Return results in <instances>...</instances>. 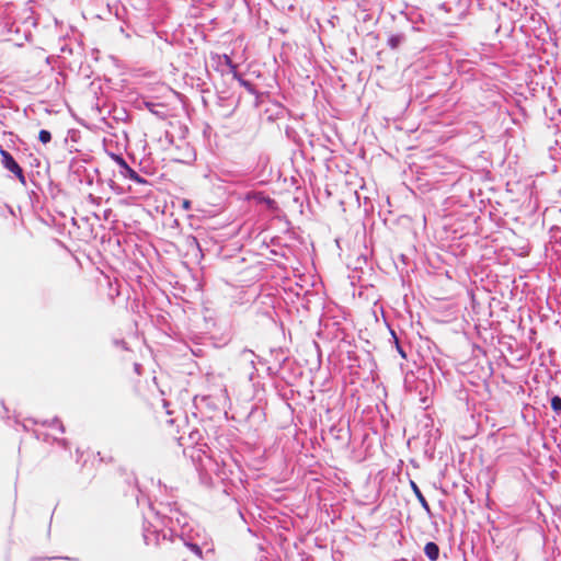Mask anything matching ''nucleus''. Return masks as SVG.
<instances>
[{"instance_id":"nucleus-4","label":"nucleus","mask_w":561,"mask_h":561,"mask_svg":"<svg viewBox=\"0 0 561 561\" xmlns=\"http://www.w3.org/2000/svg\"><path fill=\"white\" fill-rule=\"evenodd\" d=\"M411 485H412V489H413V491H414L419 502L421 503L422 507L426 512H430V505H428L427 501L425 500V497L423 496V494L420 491V489L417 488V485L414 482H411Z\"/></svg>"},{"instance_id":"nucleus-7","label":"nucleus","mask_w":561,"mask_h":561,"mask_svg":"<svg viewBox=\"0 0 561 561\" xmlns=\"http://www.w3.org/2000/svg\"><path fill=\"white\" fill-rule=\"evenodd\" d=\"M114 159L117 162V164L121 167V169H122L121 171H124L126 169V167H128V164L122 157L115 156Z\"/></svg>"},{"instance_id":"nucleus-3","label":"nucleus","mask_w":561,"mask_h":561,"mask_svg":"<svg viewBox=\"0 0 561 561\" xmlns=\"http://www.w3.org/2000/svg\"><path fill=\"white\" fill-rule=\"evenodd\" d=\"M121 174L124 178H128L137 183H145V180L140 178V175L129 167H126L124 171H121Z\"/></svg>"},{"instance_id":"nucleus-5","label":"nucleus","mask_w":561,"mask_h":561,"mask_svg":"<svg viewBox=\"0 0 561 561\" xmlns=\"http://www.w3.org/2000/svg\"><path fill=\"white\" fill-rule=\"evenodd\" d=\"M38 139L43 142V144H47L50 141L51 139V136H50V133L48 130H45V129H42L38 134Z\"/></svg>"},{"instance_id":"nucleus-2","label":"nucleus","mask_w":561,"mask_h":561,"mask_svg":"<svg viewBox=\"0 0 561 561\" xmlns=\"http://www.w3.org/2000/svg\"><path fill=\"white\" fill-rule=\"evenodd\" d=\"M424 553L431 561H436L439 557V548L435 542H427L424 548Z\"/></svg>"},{"instance_id":"nucleus-9","label":"nucleus","mask_w":561,"mask_h":561,"mask_svg":"<svg viewBox=\"0 0 561 561\" xmlns=\"http://www.w3.org/2000/svg\"><path fill=\"white\" fill-rule=\"evenodd\" d=\"M224 60H225V64L232 70V71H236V65L232 64V60L229 56L227 55H224Z\"/></svg>"},{"instance_id":"nucleus-8","label":"nucleus","mask_w":561,"mask_h":561,"mask_svg":"<svg viewBox=\"0 0 561 561\" xmlns=\"http://www.w3.org/2000/svg\"><path fill=\"white\" fill-rule=\"evenodd\" d=\"M401 42V38L400 36H392L390 39H389V45L392 47V48H396Z\"/></svg>"},{"instance_id":"nucleus-6","label":"nucleus","mask_w":561,"mask_h":561,"mask_svg":"<svg viewBox=\"0 0 561 561\" xmlns=\"http://www.w3.org/2000/svg\"><path fill=\"white\" fill-rule=\"evenodd\" d=\"M551 408L554 412H560L561 411V398L556 396L551 399Z\"/></svg>"},{"instance_id":"nucleus-10","label":"nucleus","mask_w":561,"mask_h":561,"mask_svg":"<svg viewBox=\"0 0 561 561\" xmlns=\"http://www.w3.org/2000/svg\"><path fill=\"white\" fill-rule=\"evenodd\" d=\"M183 207H184L185 209H188V208H190V202H188V201H184V202H183Z\"/></svg>"},{"instance_id":"nucleus-1","label":"nucleus","mask_w":561,"mask_h":561,"mask_svg":"<svg viewBox=\"0 0 561 561\" xmlns=\"http://www.w3.org/2000/svg\"><path fill=\"white\" fill-rule=\"evenodd\" d=\"M0 154L2 163L5 169L15 174L21 182H24V174L22 168L18 164L14 158L7 150L1 149Z\"/></svg>"}]
</instances>
